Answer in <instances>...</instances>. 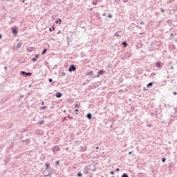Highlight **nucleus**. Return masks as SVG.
Returning <instances> with one entry per match:
<instances>
[{"mask_svg": "<svg viewBox=\"0 0 177 177\" xmlns=\"http://www.w3.org/2000/svg\"><path fill=\"white\" fill-rule=\"evenodd\" d=\"M2 39V35L0 34V39Z\"/></svg>", "mask_w": 177, "mask_h": 177, "instance_id": "obj_52", "label": "nucleus"}, {"mask_svg": "<svg viewBox=\"0 0 177 177\" xmlns=\"http://www.w3.org/2000/svg\"><path fill=\"white\" fill-rule=\"evenodd\" d=\"M93 5H96V3H95V1L93 2Z\"/></svg>", "mask_w": 177, "mask_h": 177, "instance_id": "obj_57", "label": "nucleus"}, {"mask_svg": "<svg viewBox=\"0 0 177 177\" xmlns=\"http://www.w3.org/2000/svg\"><path fill=\"white\" fill-rule=\"evenodd\" d=\"M161 64H162V62H160V61H158V62L156 63V66L157 68L161 69Z\"/></svg>", "mask_w": 177, "mask_h": 177, "instance_id": "obj_8", "label": "nucleus"}, {"mask_svg": "<svg viewBox=\"0 0 177 177\" xmlns=\"http://www.w3.org/2000/svg\"><path fill=\"white\" fill-rule=\"evenodd\" d=\"M173 94H174V95H177V92H176V91H174V92H173Z\"/></svg>", "mask_w": 177, "mask_h": 177, "instance_id": "obj_43", "label": "nucleus"}, {"mask_svg": "<svg viewBox=\"0 0 177 177\" xmlns=\"http://www.w3.org/2000/svg\"><path fill=\"white\" fill-rule=\"evenodd\" d=\"M120 1H121V0H118L119 2H120Z\"/></svg>", "mask_w": 177, "mask_h": 177, "instance_id": "obj_61", "label": "nucleus"}, {"mask_svg": "<svg viewBox=\"0 0 177 177\" xmlns=\"http://www.w3.org/2000/svg\"><path fill=\"white\" fill-rule=\"evenodd\" d=\"M77 176L82 177V173H81V171L77 172Z\"/></svg>", "mask_w": 177, "mask_h": 177, "instance_id": "obj_28", "label": "nucleus"}, {"mask_svg": "<svg viewBox=\"0 0 177 177\" xmlns=\"http://www.w3.org/2000/svg\"><path fill=\"white\" fill-rule=\"evenodd\" d=\"M78 111H79L78 109H76L75 110V113L76 115H78Z\"/></svg>", "mask_w": 177, "mask_h": 177, "instance_id": "obj_32", "label": "nucleus"}, {"mask_svg": "<svg viewBox=\"0 0 177 177\" xmlns=\"http://www.w3.org/2000/svg\"><path fill=\"white\" fill-rule=\"evenodd\" d=\"M46 176H50V173H49L48 175H46Z\"/></svg>", "mask_w": 177, "mask_h": 177, "instance_id": "obj_48", "label": "nucleus"}, {"mask_svg": "<svg viewBox=\"0 0 177 177\" xmlns=\"http://www.w3.org/2000/svg\"><path fill=\"white\" fill-rule=\"evenodd\" d=\"M21 75H22L23 77H31V75H32V73L31 72H26L24 71H21L20 72Z\"/></svg>", "mask_w": 177, "mask_h": 177, "instance_id": "obj_1", "label": "nucleus"}, {"mask_svg": "<svg viewBox=\"0 0 177 177\" xmlns=\"http://www.w3.org/2000/svg\"><path fill=\"white\" fill-rule=\"evenodd\" d=\"M138 177H145V174L144 173H139L138 175Z\"/></svg>", "mask_w": 177, "mask_h": 177, "instance_id": "obj_24", "label": "nucleus"}, {"mask_svg": "<svg viewBox=\"0 0 177 177\" xmlns=\"http://www.w3.org/2000/svg\"><path fill=\"white\" fill-rule=\"evenodd\" d=\"M52 151L53 153H56V151H60V147L57 145H55L53 148H52Z\"/></svg>", "mask_w": 177, "mask_h": 177, "instance_id": "obj_5", "label": "nucleus"}, {"mask_svg": "<svg viewBox=\"0 0 177 177\" xmlns=\"http://www.w3.org/2000/svg\"><path fill=\"white\" fill-rule=\"evenodd\" d=\"M110 174H111V175H115V171H110Z\"/></svg>", "mask_w": 177, "mask_h": 177, "instance_id": "obj_33", "label": "nucleus"}, {"mask_svg": "<svg viewBox=\"0 0 177 177\" xmlns=\"http://www.w3.org/2000/svg\"><path fill=\"white\" fill-rule=\"evenodd\" d=\"M131 55H132V53L131 52H127L124 54V57H126V58L131 57Z\"/></svg>", "mask_w": 177, "mask_h": 177, "instance_id": "obj_13", "label": "nucleus"}, {"mask_svg": "<svg viewBox=\"0 0 177 177\" xmlns=\"http://www.w3.org/2000/svg\"><path fill=\"white\" fill-rule=\"evenodd\" d=\"M68 118H69V120H73V117L70 118V116H68Z\"/></svg>", "mask_w": 177, "mask_h": 177, "instance_id": "obj_45", "label": "nucleus"}, {"mask_svg": "<svg viewBox=\"0 0 177 177\" xmlns=\"http://www.w3.org/2000/svg\"><path fill=\"white\" fill-rule=\"evenodd\" d=\"M62 96H63V93H62L60 92H57L55 94V97L57 98H60V97H62Z\"/></svg>", "mask_w": 177, "mask_h": 177, "instance_id": "obj_12", "label": "nucleus"}, {"mask_svg": "<svg viewBox=\"0 0 177 177\" xmlns=\"http://www.w3.org/2000/svg\"><path fill=\"white\" fill-rule=\"evenodd\" d=\"M77 70V67L74 64H71L69 66L68 71L69 73H73V71H75Z\"/></svg>", "mask_w": 177, "mask_h": 177, "instance_id": "obj_3", "label": "nucleus"}, {"mask_svg": "<svg viewBox=\"0 0 177 177\" xmlns=\"http://www.w3.org/2000/svg\"><path fill=\"white\" fill-rule=\"evenodd\" d=\"M171 70H174V66H171Z\"/></svg>", "mask_w": 177, "mask_h": 177, "instance_id": "obj_56", "label": "nucleus"}, {"mask_svg": "<svg viewBox=\"0 0 177 177\" xmlns=\"http://www.w3.org/2000/svg\"><path fill=\"white\" fill-rule=\"evenodd\" d=\"M6 2H10V0H6Z\"/></svg>", "mask_w": 177, "mask_h": 177, "instance_id": "obj_53", "label": "nucleus"}, {"mask_svg": "<svg viewBox=\"0 0 177 177\" xmlns=\"http://www.w3.org/2000/svg\"><path fill=\"white\" fill-rule=\"evenodd\" d=\"M106 68H111V65L109 64V65L106 66Z\"/></svg>", "mask_w": 177, "mask_h": 177, "instance_id": "obj_40", "label": "nucleus"}, {"mask_svg": "<svg viewBox=\"0 0 177 177\" xmlns=\"http://www.w3.org/2000/svg\"><path fill=\"white\" fill-rule=\"evenodd\" d=\"M96 150H99V147H95Z\"/></svg>", "mask_w": 177, "mask_h": 177, "instance_id": "obj_50", "label": "nucleus"}, {"mask_svg": "<svg viewBox=\"0 0 177 177\" xmlns=\"http://www.w3.org/2000/svg\"><path fill=\"white\" fill-rule=\"evenodd\" d=\"M106 73V71L103 69H100L98 73H97V75H94V78H100L101 75H103V74Z\"/></svg>", "mask_w": 177, "mask_h": 177, "instance_id": "obj_2", "label": "nucleus"}, {"mask_svg": "<svg viewBox=\"0 0 177 177\" xmlns=\"http://www.w3.org/2000/svg\"><path fill=\"white\" fill-rule=\"evenodd\" d=\"M46 109H48L46 106H40V110H46Z\"/></svg>", "mask_w": 177, "mask_h": 177, "instance_id": "obj_22", "label": "nucleus"}, {"mask_svg": "<svg viewBox=\"0 0 177 177\" xmlns=\"http://www.w3.org/2000/svg\"><path fill=\"white\" fill-rule=\"evenodd\" d=\"M46 169L48 170L50 168V163L49 162H46L45 164Z\"/></svg>", "mask_w": 177, "mask_h": 177, "instance_id": "obj_16", "label": "nucleus"}, {"mask_svg": "<svg viewBox=\"0 0 177 177\" xmlns=\"http://www.w3.org/2000/svg\"><path fill=\"white\" fill-rule=\"evenodd\" d=\"M115 171H116V172H119L120 168H116Z\"/></svg>", "mask_w": 177, "mask_h": 177, "instance_id": "obj_42", "label": "nucleus"}, {"mask_svg": "<svg viewBox=\"0 0 177 177\" xmlns=\"http://www.w3.org/2000/svg\"><path fill=\"white\" fill-rule=\"evenodd\" d=\"M21 45H23V42H19L17 44V47H15V50H19V48H21Z\"/></svg>", "mask_w": 177, "mask_h": 177, "instance_id": "obj_7", "label": "nucleus"}, {"mask_svg": "<svg viewBox=\"0 0 177 177\" xmlns=\"http://www.w3.org/2000/svg\"><path fill=\"white\" fill-rule=\"evenodd\" d=\"M48 82H53V79L49 78V79H48Z\"/></svg>", "mask_w": 177, "mask_h": 177, "instance_id": "obj_36", "label": "nucleus"}, {"mask_svg": "<svg viewBox=\"0 0 177 177\" xmlns=\"http://www.w3.org/2000/svg\"><path fill=\"white\" fill-rule=\"evenodd\" d=\"M148 127H151V125H149V124H148V125H147Z\"/></svg>", "mask_w": 177, "mask_h": 177, "instance_id": "obj_58", "label": "nucleus"}, {"mask_svg": "<svg viewBox=\"0 0 177 177\" xmlns=\"http://www.w3.org/2000/svg\"><path fill=\"white\" fill-rule=\"evenodd\" d=\"M55 165H56L57 167H59V165H60V160H56V161H55Z\"/></svg>", "mask_w": 177, "mask_h": 177, "instance_id": "obj_23", "label": "nucleus"}, {"mask_svg": "<svg viewBox=\"0 0 177 177\" xmlns=\"http://www.w3.org/2000/svg\"><path fill=\"white\" fill-rule=\"evenodd\" d=\"M121 45L123 48H127L128 46V42H127V41H124L121 43Z\"/></svg>", "mask_w": 177, "mask_h": 177, "instance_id": "obj_11", "label": "nucleus"}, {"mask_svg": "<svg viewBox=\"0 0 177 177\" xmlns=\"http://www.w3.org/2000/svg\"><path fill=\"white\" fill-rule=\"evenodd\" d=\"M140 24H142V26H145V21H140Z\"/></svg>", "mask_w": 177, "mask_h": 177, "instance_id": "obj_34", "label": "nucleus"}, {"mask_svg": "<svg viewBox=\"0 0 177 177\" xmlns=\"http://www.w3.org/2000/svg\"><path fill=\"white\" fill-rule=\"evenodd\" d=\"M123 1V2H128V0H122Z\"/></svg>", "mask_w": 177, "mask_h": 177, "instance_id": "obj_47", "label": "nucleus"}, {"mask_svg": "<svg viewBox=\"0 0 177 177\" xmlns=\"http://www.w3.org/2000/svg\"><path fill=\"white\" fill-rule=\"evenodd\" d=\"M86 117L87 120H92V114L91 113H88L86 115Z\"/></svg>", "mask_w": 177, "mask_h": 177, "instance_id": "obj_15", "label": "nucleus"}, {"mask_svg": "<svg viewBox=\"0 0 177 177\" xmlns=\"http://www.w3.org/2000/svg\"><path fill=\"white\" fill-rule=\"evenodd\" d=\"M64 121H68V119H67V117L64 118Z\"/></svg>", "mask_w": 177, "mask_h": 177, "instance_id": "obj_39", "label": "nucleus"}, {"mask_svg": "<svg viewBox=\"0 0 177 177\" xmlns=\"http://www.w3.org/2000/svg\"><path fill=\"white\" fill-rule=\"evenodd\" d=\"M55 24H62V20L60 19V18H58L55 21Z\"/></svg>", "mask_w": 177, "mask_h": 177, "instance_id": "obj_19", "label": "nucleus"}, {"mask_svg": "<svg viewBox=\"0 0 177 177\" xmlns=\"http://www.w3.org/2000/svg\"><path fill=\"white\" fill-rule=\"evenodd\" d=\"M48 52V48H44L43 51L41 52V55H44Z\"/></svg>", "mask_w": 177, "mask_h": 177, "instance_id": "obj_20", "label": "nucleus"}, {"mask_svg": "<svg viewBox=\"0 0 177 177\" xmlns=\"http://www.w3.org/2000/svg\"><path fill=\"white\" fill-rule=\"evenodd\" d=\"M19 97H21V98H23V97H24V95H23V94H21V95H20V96H19Z\"/></svg>", "mask_w": 177, "mask_h": 177, "instance_id": "obj_41", "label": "nucleus"}, {"mask_svg": "<svg viewBox=\"0 0 177 177\" xmlns=\"http://www.w3.org/2000/svg\"><path fill=\"white\" fill-rule=\"evenodd\" d=\"M38 57H39V55L36 54L35 55V57L32 58V61L35 62L38 59Z\"/></svg>", "mask_w": 177, "mask_h": 177, "instance_id": "obj_10", "label": "nucleus"}, {"mask_svg": "<svg viewBox=\"0 0 177 177\" xmlns=\"http://www.w3.org/2000/svg\"><path fill=\"white\" fill-rule=\"evenodd\" d=\"M44 102H41V106H44Z\"/></svg>", "mask_w": 177, "mask_h": 177, "instance_id": "obj_55", "label": "nucleus"}, {"mask_svg": "<svg viewBox=\"0 0 177 177\" xmlns=\"http://www.w3.org/2000/svg\"><path fill=\"white\" fill-rule=\"evenodd\" d=\"M121 177H129V176H128V174L127 173H124Z\"/></svg>", "mask_w": 177, "mask_h": 177, "instance_id": "obj_25", "label": "nucleus"}, {"mask_svg": "<svg viewBox=\"0 0 177 177\" xmlns=\"http://www.w3.org/2000/svg\"><path fill=\"white\" fill-rule=\"evenodd\" d=\"M44 122H45V121L41 120L37 124H39V125H42V124H44Z\"/></svg>", "mask_w": 177, "mask_h": 177, "instance_id": "obj_26", "label": "nucleus"}, {"mask_svg": "<svg viewBox=\"0 0 177 177\" xmlns=\"http://www.w3.org/2000/svg\"><path fill=\"white\" fill-rule=\"evenodd\" d=\"M154 84V82H149V83H148L147 84V88H151V86H153V84Z\"/></svg>", "mask_w": 177, "mask_h": 177, "instance_id": "obj_18", "label": "nucleus"}, {"mask_svg": "<svg viewBox=\"0 0 177 177\" xmlns=\"http://www.w3.org/2000/svg\"><path fill=\"white\" fill-rule=\"evenodd\" d=\"M170 35L171 37H174V33H171Z\"/></svg>", "mask_w": 177, "mask_h": 177, "instance_id": "obj_54", "label": "nucleus"}, {"mask_svg": "<svg viewBox=\"0 0 177 177\" xmlns=\"http://www.w3.org/2000/svg\"><path fill=\"white\" fill-rule=\"evenodd\" d=\"M167 24H172V20L168 19V20L167 21Z\"/></svg>", "mask_w": 177, "mask_h": 177, "instance_id": "obj_27", "label": "nucleus"}, {"mask_svg": "<svg viewBox=\"0 0 177 177\" xmlns=\"http://www.w3.org/2000/svg\"><path fill=\"white\" fill-rule=\"evenodd\" d=\"M11 31H12V33L14 34V35L19 34V30H17V27L16 26L12 27Z\"/></svg>", "mask_w": 177, "mask_h": 177, "instance_id": "obj_4", "label": "nucleus"}, {"mask_svg": "<svg viewBox=\"0 0 177 177\" xmlns=\"http://www.w3.org/2000/svg\"><path fill=\"white\" fill-rule=\"evenodd\" d=\"M75 107L76 109H80V104H78V103L75 104Z\"/></svg>", "mask_w": 177, "mask_h": 177, "instance_id": "obj_29", "label": "nucleus"}, {"mask_svg": "<svg viewBox=\"0 0 177 177\" xmlns=\"http://www.w3.org/2000/svg\"><path fill=\"white\" fill-rule=\"evenodd\" d=\"M4 70L6 71V70H8V66H5Z\"/></svg>", "mask_w": 177, "mask_h": 177, "instance_id": "obj_44", "label": "nucleus"}, {"mask_svg": "<svg viewBox=\"0 0 177 177\" xmlns=\"http://www.w3.org/2000/svg\"><path fill=\"white\" fill-rule=\"evenodd\" d=\"M90 168L88 169L90 171H93V172H95V171H96V170H97V168H96V165H90Z\"/></svg>", "mask_w": 177, "mask_h": 177, "instance_id": "obj_6", "label": "nucleus"}, {"mask_svg": "<svg viewBox=\"0 0 177 177\" xmlns=\"http://www.w3.org/2000/svg\"><path fill=\"white\" fill-rule=\"evenodd\" d=\"M34 49H35V47H30V46H28V47L26 48V50H27V52H28V53H31V52H32V51L34 50Z\"/></svg>", "mask_w": 177, "mask_h": 177, "instance_id": "obj_9", "label": "nucleus"}, {"mask_svg": "<svg viewBox=\"0 0 177 177\" xmlns=\"http://www.w3.org/2000/svg\"><path fill=\"white\" fill-rule=\"evenodd\" d=\"M49 31H55V25H53L51 28H49Z\"/></svg>", "mask_w": 177, "mask_h": 177, "instance_id": "obj_21", "label": "nucleus"}, {"mask_svg": "<svg viewBox=\"0 0 177 177\" xmlns=\"http://www.w3.org/2000/svg\"><path fill=\"white\" fill-rule=\"evenodd\" d=\"M62 74L64 77H66L67 75V74L65 72H62Z\"/></svg>", "mask_w": 177, "mask_h": 177, "instance_id": "obj_35", "label": "nucleus"}, {"mask_svg": "<svg viewBox=\"0 0 177 177\" xmlns=\"http://www.w3.org/2000/svg\"><path fill=\"white\" fill-rule=\"evenodd\" d=\"M167 161V158H162V162H165Z\"/></svg>", "mask_w": 177, "mask_h": 177, "instance_id": "obj_31", "label": "nucleus"}, {"mask_svg": "<svg viewBox=\"0 0 177 177\" xmlns=\"http://www.w3.org/2000/svg\"><path fill=\"white\" fill-rule=\"evenodd\" d=\"M108 18L109 19H113V15L112 14H109L108 16H107Z\"/></svg>", "mask_w": 177, "mask_h": 177, "instance_id": "obj_30", "label": "nucleus"}, {"mask_svg": "<svg viewBox=\"0 0 177 177\" xmlns=\"http://www.w3.org/2000/svg\"><path fill=\"white\" fill-rule=\"evenodd\" d=\"M139 28H142V27H139Z\"/></svg>", "mask_w": 177, "mask_h": 177, "instance_id": "obj_60", "label": "nucleus"}, {"mask_svg": "<svg viewBox=\"0 0 177 177\" xmlns=\"http://www.w3.org/2000/svg\"><path fill=\"white\" fill-rule=\"evenodd\" d=\"M160 10H161V12H162V13H165V10H164V8H160Z\"/></svg>", "mask_w": 177, "mask_h": 177, "instance_id": "obj_38", "label": "nucleus"}, {"mask_svg": "<svg viewBox=\"0 0 177 177\" xmlns=\"http://www.w3.org/2000/svg\"><path fill=\"white\" fill-rule=\"evenodd\" d=\"M155 75H156V73H151V75H150L151 77H154Z\"/></svg>", "mask_w": 177, "mask_h": 177, "instance_id": "obj_37", "label": "nucleus"}, {"mask_svg": "<svg viewBox=\"0 0 177 177\" xmlns=\"http://www.w3.org/2000/svg\"><path fill=\"white\" fill-rule=\"evenodd\" d=\"M120 32V30H118V32H116L114 34V37H117V38H121V35L118 34Z\"/></svg>", "mask_w": 177, "mask_h": 177, "instance_id": "obj_17", "label": "nucleus"}, {"mask_svg": "<svg viewBox=\"0 0 177 177\" xmlns=\"http://www.w3.org/2000/svg\"><path fill=\"white\" fill-rule=\"evenodd\" d=\"M60 32H62V31H61V30H59V31L57 32V34H60Z\"/></svg>", "mask_w": 177, "mask_h": 177, "instance_id": "obj_49", "label": "nucleus"}, {"mask_svg": "<svg viewBox=\"0 0 177 177\" xmlns=\"http://www.w3.org/2000/svg\"><path fill=\"white\" fill-rule=\"evenodd\" d=\"M131 154H132V151L129 152V155L131 156Z\"/></svg>", "mask_w": 177, "mask_h": 177, "instance_id": "obj_46", "label": "nucleus"}, {"mask_svg": "<svg viewBox=\"0 0 177 177\" xmlns=\"http://www.w3.org/2000/svg\"><path fill=\"white\" fill-rule=\"evenodd\" d=\"M93 74H95V71H91L89 72H87V74H86V75H88V77H91V75H93Z\"/></svg>", "mask_w": 177, "mask_h": 177, "instance_id": "obj_14", "label": "nucleus"}, {"mask_svg": "<svg viewBox=\"0 0 177 177\" xmlns=\"http://www.w3.org/2000/svg\"><path fill=\"white\" fill-rule=\"evenodd\" d=\"M64 112L66 113V110H64Z\"/></svg>", "mask_w": 177, "mask_h": 177, "instance_id": "obj_59", "label": "nucleus"}, {"mask_svg": "<svg viewBox=\"0 0 177 177\" xmlns=\"http://www.w3.org/2000/svg\"><path fill=\"white\" fill-rule=\"evenodd\" d=\"M102 16H106V12L103 13Z\"/></svg>", "mask_w": 177, "mask_h": 177, "instance_id": "obj_51", "label": "nucleus"}]
</instances>
